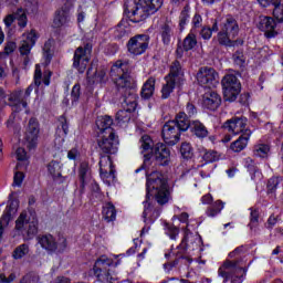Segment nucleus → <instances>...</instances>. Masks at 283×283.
Segmentation results:
<instances>
[{
	"label": "nucleus",
	"instance_id": "nucleus-37",
	"mask_svg": "<svg viewBox=\"0 0 283 283\" xmlns=\"http://www.w3.org/2000/svg\"><path fill=\"white\" fill-rule=\"evenodd\" d=\"M190 132H192V134L197 136V138H207V136H209V130L207 129V126H205V124H202V122L200 120L191 122Z\"/></svg>",
	"mask_w": 283,
	"mask_h": 283
},
{
	"label": "nucleus",
	"instance_id": "nucleus-59",
	"mask_svg": "<svg viewBox=\"0 0 283 283\" xmlns=\"http://www.w3.org/2000/svg\"><path fill=\"white\" fill-rule=\"evenodd\" d=\"M95 81H97L98 83H105V81H107V71H105V69L96 70Z\"/></svg>",
	"mask_w": 283,
	"mask_h": 283
},
{
	"label": "nucleus",
	"instance_id": "nucleus-38",
	"mask_svg": "<svg viewBox=\"0 0 283 283\" xmlns=\"http://www.w3.org/2000/svg\"><path fill=\"white\" fill-rule=\"evenodd\" d=\"M280 182H282V177H272L268 180L266 185V193L271 200H275L277 187H280Z\"/></svg>",
	"mask_w": 283,
	"mask_h": 283
},
{
	"label": "nucleus",
	"instance_id": "nucleus-15",
	"mask_svg": "<svg viewBox=\"0 0 283 283\" xmlns=\"http://www.w3.org/2000/svg\"><path fill=\"white\" fill-rule=\"evenodd\" d=\"M41 132V124L35 117H31L27 124L24 140L28 149H34L39 143V134Z\"/></svg>",
	"mask_w": 283,
	"mask_h": 283
},
{
	"label": "nucleus",
	"instance_id": "nucleus-5",
	"mask_svg": "<svg viewBox=\"0 0 283 283\" xmlns=\"http://www.w3.org/2000/svg\"><path fill=\"white\" fill-rule=\"evenodd\" d=\"M147 195L146 198H149V191L154 189L156 202H158L161 207L163 205H167L171 199V190L169 189V184L167 182V178L160 171H153L147 176L146 181Z\"/></svg>",
	"mask_w": 283,
	"mask_h": 283
},
{
	"label": "nucleus",
	"instance_id": "nucleus-10",
	"mask_svg": "<svg viewBox=\"0 0 283 283\" xmlns=\"http://www.w3.org/2000/svg\"><path fill=\"white\" fill-rule=\"evenodd\" d=\"M96 145V151L99 156H114L118 154L119 140L116 133L98 135Z\"/></svg>",
	"mask_w": 283,
	"mask_h": 283
},
{
	"label": "nucleus",
	"instance_id": "nucleus-21",
	"mask_svg": "<svg viewBox=\"0 0 283 283\" xmlns=\"http://www.w3.org/2000/svg\"><path fill=\"white\" fill-rule=\"evenodd\" d=\"M23 40L20 44V54L21 56H27V54H30L32 48L36 45V40L39 36L36 35V30L32 29L27 35L23 34Z\"/></svg>",
	"mask_w": 283,
	"mask_h": 283
},
{
	"label": "nucleus",
	"instance_id": "nucleus-36",
	"mask_svg": "<svg viewBox=\"0 0 283 283\" xmlns=\"http://www.w3.org/2000/svg\"><path fill=\"white\" fill-rule=\"evenodd\" d=\"M56 134L62 138H66L70 134V120H67L65 115L57 117Z\"/></svg>",
	"mask_w": 283,
	"mask_h": 283
},
{
	"label": "nucleus",
	"instance_id": "nucleus-8",
	"mask_svg": "<svg viewBox=\"0 0 283 283\" xmlns=\"http://www.w3.org/2000/svg\"><path fill=\"white\" fill-rule=\"evenodd\" d=\"M218 28L217 40L219 45H229L231 39H235L240 34V24L231 14L226 15Z\"/></svg>",
	"mask_w": 283,
	"mask_h": 283
},
{
	"label": "nucleus",
	"instance_id": "nucleus-56",
	"mask_svg": "<svg viewBox=\"0 0 283 283\" xmlns=\"http://www.w3.org/2000/svg\"><path fill=\"white\" fill-rule=\"evenodd\" d=\"M192 28L190 32H196V30H200L202 28V15L200 13H196L191 20Z\"/></svg>",
	"mask_w": 283,
	"mask_h": 283
},
{
	"label": "nucleus",
	"instance_id": "nucleus-57",
	"mask_svg": "<svg viewBox=\"0 0 283 283\" xmlns=\"http://www.w3.org/2000/svg\"><path fill=\"white\" fill-rule=\"evenodd\" d=\"M202 159L206 163H216V160L219 159L218 151H216V150H206L203 156H202Z\"/></svg>",
	"mask_w": 283,
	"mask_h": 283
},
{
	"label": "nucleus",
	"instance_id": "nucleus-27",
	"mask_svg": "<svg viewBox=\"0 0 283 283\" xmlns=\"http://www.w3.org/2000/svg\"><path fill=\"white\" fill-rule=\"evenodd\" d=\"M249 138H251V129H245L237 140L231 143V151H234V154H240V151H244V149H247V145H249Z\"/></svg>",
	"mask_w": 283,
	"mask_h": 283
},
{
	"label": "nucleus",
	"instance_id": "nucleus-9",
	"mask_svg": "<svg viewBox=\"0 0 283 283\" xmlns=\"http://www.w3.org/2000/svg\"><path fill=\"white\" fill-rule=\"evenodd\" d=\"M219 277H223V283H242L247 275V268L240 266V261L238 260H226L223 264L218 270Z\"/></svg>",
	"mask_w": 283,
	"mask_h": 283
},
{
	"label": "nucleus",
	"instance_id": "nucleus-29",
	"mask_svg": "<svg viewBox=\"0 0 283 283\" xmlns=\"http://www.w3.org/2000/svg\"><path fill=\"white\" fill-rule=\"evenodd\" d=\"M52 78V71L45 70L44 72L41 71V64L35 65L34 71V85L36 87H41V84L50 85V80Z\"/></svg>",
	"mask_w": 283,
	"mask_h": 283
},
{
	"label": "nucleus",
	"instance_id": "nucleus-4",
	"mask_svg": "<svg viewBox=\"0 0 283 283\" xmlns=\"http://www.w3.org/2000/svg\"><path fill=\"white\" fill-rule=\"evenodd\" d=\"M200 247H202V237L198 233L193 234L191 231H186L181 243L177 247L178 252L176 253V259L170 263L164 264V268L171 271L174 266H178L180 260L184 261V264H191L193 259L185 253L187 251H198Z\"/></svg>",
	"mask_w": 283,
	"mask_h": 283
},
{
	"label": "nucleus",
	"instance_id": "nucleus-31",
	"mask_svg": "<svg viewBox=\"0 0 283 283\" xmlns=\"http://www.w3.org/2000/svg\"><path fill=\"white\" fill-rule=\"evenodd\" d=\"M165 84H163L161 87V98L163 101H166V98H169L171 94H174V90L176 87H180L182 83L176 82V80H170L169 77H164Z\"/></svg>",
	"mask_w": 283,
	"mask_h": 283
},
{
	"label": "nucleus",
	"instance_id": "nucleus-16",
	"mask_svg": "<svg viewBox=\"0 0 283 283\" xmlns=\"http://www.w3.org/2000/svg\"><path fill=\"white\" fill-rule=\"evenodd\" d=\"M151 156L155 159V164L159 167H167L171 163V149L167 147V144L157 143L151 148Z\"/></svg>",
	"mask_w": 283,
	"mask_h": 283
},
{
	"label": "nucleus",
	"instance_id": "nucleus-24",
	"mask_svg": "<svg viewBox=\"0 0 283 283\" xmlns=\"http://www.w3.org/2000/svg\"><path fill=\"white\" fill-rule=\"evenodd\" d=\"M166 78L176 81L177 83H185V70H182V64L180 61L175 60L169 67V73L166 75Z\"/></svg>",
	"mask_w": 283,
	"mask_h": 283
},
{
	"label": "nucleus",
	"instance_id": "nucleus-50",
	"mask_svg": "<svg viewBox=\"0 0 283 283\" xmlns=\"http://www.w3.org/2000/svg\"><path fill=\"white\" fill-rule=\"evenodd\" d=\"M52 43L53 40H48L43 45V56L45 59V65H50L52 61Z\"/></svg>",
	"mask_w": 283,
	"mask_h": 283
},
{
	"label": "nucleus",
	"instance_id": "nucleus-18",
	"mask_svg": "<svg viewBox=\"0 0 283 283\" xmlns=\"http://www.w3.org/2000/svg\"><path fill=\"white\" fill-rule=\"evenodd\" d=\"M99 176L104 180H114L116 178V170L114 169V161L112 155H99Z\"/></svg>",
	"mask_w": 283,
	"mask_h": 283
},
{
	"label": "nucleus",
	"instance_id": "nucleus-19",
	"mask_svg": "<svg viewBox=\"0 0 283 283\" xmlns=\"http://www.w3.org/2000/svg\"><path fill=\"white\" fill-rule=\"evenodd\" d=\"M247 117H232L231 119L224 122L222 128L227 129V132H229L230 134H234L235 136L238 134H244V132H247Z\"/></svg>",
	"mask_w": 283,
	"mask_h": 283
},
{
	"label": "nucleus",
	"instance_id": "nucleus-64",
	"mask_svg": "<svg viewBox=\"0 0 283 283\" xmlns=\"http://www.w3.org/2000/svg\"><path fill=\"white\" fill-rule=\"evenodd\" d=\"M275 224H277V217H275V214H272L269 217L266 223H265V229H273V227H275Z\"/></svg>",
	"mask_w": 283,
	"mask_h": 283
},
{
	"label": "nucleus",
	"instance_id": "nucleus-40",
	"mask_svg": "<svg viewBox=\"0 0 283 283\" xmlns=\"http://www.w3.org/2000/svg\"><path fill=\"white\" fill-rule=\"evenodd\" d=\"M102 216L105 221L114 222L116 220V207L112 202H107L103 206Z\"/></svg>",
	"mask_w": 283,
	"mask_h": 283
},
{
	"label": "nucleus",
	"instance_id": "nucleus-63",
	"mask_svg": "<svg viewBox=\"0 0 283 283\" xmlns=\"http://www.w3.org/2000/svg\"><path fill=\"white\" fill-rule=\"evenodd\" d=\"M17 280V275L14 273H11L9 276H6V274H0V283H11Z\"/></svg>",
	"mask_w": 283,
	"mask_h": 283
},
{
	"label": "nucleus",
	"instance_id": "nucleus-46",
	"mask_svg": "<svg viewBox=\"0 0 283 283\" xmlns=\"http://www.w3.org/2000/svg\"><path fill=\"white\" fill-rule=\"evenodd\" d=\"M260 224V212L258 210H251L249 228L254 233H258V227Z\"/></svg>",
	"mask_w": 283,
	"mask_h": 283
},
{
	"label": "nucleus",
	"instance_id": "nucleus-42",
	"mask_svg": "<svg viewBox=\"0 0 283 283\" xmlns=\"http://www.w3.org/2000/svg\"><path fill=\"white\" fill-rule=\"evenodd\" d=\"M222 209H224V202L217 200L207 208L206 216H208V218H216Z\"/></svg>",
	"mask_w": 283,
	"mask_h": 283
},
{
	"label": "nucleus",
	"instance_id": "nucleus-51",
	"mask_svg": "<svg viewBox=\"0 0 283 283\" xmlns=\"http://www.w3.org/2000/svg\"><path fill=\"white\" fill-rule=\"evenodd\" d=\"M232 59L235 63V65H238L239 67H244V63H247V57L244 56V50H237L233 55Z\"/></svg>",
	"mask_w": 283,
	"mask_h": 283
},
{
	"label": "nucleus",
	"instance_id": "nucleus-30",
	"mask_svg": "<svg viewBox=\"0 0 283 283\" xmlns=\"http://www.w3.org/2000/svg\"><path fill=\"white\" fill-rule=\"evenodd\" d=\"M90 179V165L83 163L78 169V180H80V188L78 193L83 196L85 193V187L87 186V180Z\"/></svg>",
	"mask_w": 283,
	"mask_h": 283
},
{
	"label": "nucleus",
	"instance_id": "nucleus-41",
	"mask_svg": "<svg viewBox=\"0 0 283 283\" xmlns=\"http://www.w3.org/2000/svg\"><path fill=\"white\" fill-rule=\"evenodd\" d=\"M271 151V146L268 144H256L252 149V154L255 158H268Z\"/></svg>",
	"mask_w": 283,
	"mask_h": 283
},
{
	"label": "nucleus",
	"instance_id": "nucleus-35",
	"mask_svg": "<svg viewBox=\"0 0 283 283\" xmlns=\"http://www.w3.org/2000/svg\"><path fill=\"white\" fill-rule=\"evenodd\" d=\"M156 91V77H149L143 85L140 96L146 101H149L154 96Z\"/></svg>",
	"mask_w": 283,
	"mask_h": 283
},
{
	"label": "nucleus",
	"instance_id": "nucleus-17",
	"mask_svg": "<svg viewBox=\"0 0 283 283\" xmlns=\"http://www.w3.org/2000/svg\"><path fill=\"white\" fill-rule=\"evenodd\" d=\"M180 130L176 127V123L172 120L167 122L163 126L161 136L166 145H177L180 142Z\"/></svg>",
	"mask_w": 283,
	"mask_h": 283
},
{
	"label": "nucleus",
	"instance_id": "nucleus-39",
	"mask_svg": "<svg viewBox=\"0 0 283 283\" xmlns=\"http://www.w3.org/2000/svg\"><path fill=\"white\" fill-rule=\"evenodd\" d=\"M196 45H198V38L196 35V32L190 31L182 41V48L185 52H190V50L196 49Z\"/></svg>",
	"mask_w": 283,
	"mask_h": 283
},
{
	"label": "nucleus",
	"instance_id": "nucleus-53",
	"mask_svg": "<svg viewBox=\"0 0 283 283\" xmlns=\"http://www.w3.org/2000/svg\"><path fill=\"white\" fill-rule=\"evenodd\" d=\"M166 234L169 235L170 240H176L180 233V229L171 223H165Z\"/></svg>",
	"mask_w": 283,
	"mask_h": 283
},
{
	"label": "nucleus",
	"instance_id": "nucleus-45",
	"mask_svg": "<svg viewBox=\"0 0 283 283\" xmlns=\"http://www.w3.org/2000/svg\"><path fill=\"white\" fill-rule=\"evenodd\" d=\"M30 253V245L27 243H22L18 245L13 252H12V258L13 260H21L22 258H25Z\"/></svg>",
	"mask_w": 283,
	"mask_h": 283
},
{
	"label": "nucleus",
	"instance_id": "nucleus-61",
	"mask_svg": "<svg viewBox=\"0 0 283 283\" xmlns=\"http://www.w3.org/2000/svg\"><path fill=\"white\" fill-rule=\"evenodd\" d=\"M185 114L187 115L188 118H193L196 114H198V109L196 108V105H193L192 103H188L186 105Z\"/></svg>",
	"mask_w": 283,
	"mask_h": 283
},
{
	"label": "nucleus",
	"instance_id": "nucleus-32",
	"mask_svg": "<svg viewBox=\"0 0 283 283\" xmlns=\"http://www.w3.org/2000/svg\"><path fill=\"white\" fill-rule=\"evenodd\" d=\"M189 118L190 117L187 116V113L180 112L176 115L172 123H176V127L180 133L187 132V129H191V123H193V120H190Z\"/></svg>",
	"mask_w": 283,
	"mask_h": 283
},
{
	"label": "nucleus",
	"instance_id": "nucleus-22",
	"mask_svg": "<svg viewBox=\"0 0 283 283\" xmlns=\"http://www.w3.org/2000/svg\"><path fill=\"white\" fill-rule=\"evenodd\" d=\"M36 241L38 244H40V247L49 253H56V251L59 250V243L56 242V238H54V235L50 233L38 235Z\"/></svg>",
	"mask_w": 283,
	"mask_h": 283
},
{
	"label": "nucleus",
	"instance_id": "nucleus-7",
	"mask_svg": "<svg viewBox=\"0 0 283 283\" xmlns=\"http://www.w3.org/2000/svg\"><path fill=\"white\" fill-rule=\"evenodd\" d=\"M113 269L114 260L102 255L95 261L91 273L96 277L97 282L114 283L118 277H116Z\"/></svg>",
	"mask_w": 283,
	"mask_h": 283
},
{
	"label": "nucleus",
	"instance_id": "nucleus-20",
	"mask_svg": "<svg viewBox=\"0 0 283 283\" xmlns=\"http://www.w3.org/2000/svg\"><path fill=\"white\" fill-rule=\"evenodd\" d=\"M258 28L261 32H264L266 39H275V36H277V32L275 31L277 23H275V19L272 17H260Z\"/></svg>",
	"mask_w": 283,
	"mask_h": 283
},
{
	"label": "nucleus",
	"instance_id": "nucleus-13",
	"mask_svg": "<svg viewBox=\"0 0 283 283\" xmlns=\"http://www.w3.org/2000/svg\"><path fill=\"white\" fill-rule=\"evenodd\" d=\"M149 41H151L149 34H136L126 43L127 52L133 56H140L149 50Z\"/></svg>",
	"mask_w": 283,
	"mask_h": 283
},
{
	"label": "nucleus",
	"instance_id": "nucleus-44",
	"mask_svg": "<svg viewBox=\"0 0 283 283\" xmlns=\"http://www.w3.org/2000/svg\"><path fill=\"white\" fill-rule=\"evenodd\" d=\"M132 34V30H129V27H126L123 23L117 24L114 31V36L117 39V41H120V39H127Z\"/></svg>",
	"mask_w": 283,
	"mask_h": 283
},
{
	"label": "nucleus",
	"instance_id": "nucleus-11",
	"mask_svg": "<svg viewBox=\"0 0 283 283\" xmlns=\"http://www.w3.org/2000/svg\"><path fill=\"white\" fill-rule=\"evenodd\" d=\"M92 42H84L74 51L73 67L77 70L80 74H85L87 70V63H90V56H92Z\"/></svg>",
	"mask_w": 283,
	"mask_h": 283
},
{
	"label": "nucleus",
	"instance_id": "nucleus-2",
	"mask_svg": "<svg viewBox=\"0 0 283 283\" xmlns=\"http://www.w3.org/2000/svg\"><path fill=\"white\" fill-rule=\"evenodd\" d=\"M33 91L34 86L32 84L29 85L25 91L17 90L10 94H7L3 88H0V96H8V105L12 109L6 125L9 129H12L14 134L21 132V125L19 124V120H17V114L22 109L28 108V101H30V94H32Z\"/></svg>",
	"mask_w": 283,
	"mask_h": 283
},
{
	"label": "nucleus",
	"instance_id": "nucleus-3",
	"mask_svg": "<svg viewBox=\"0 0 283 283\" xmlns=\"http://www.w3.org/2000/svg\"><path fill=\"white\" fill-rule=\"evenodd\" d=\"M165 0H126L124 3V14L132 23H143L156 14L163 8Z\"/></svg>",
	"mask_w": 283,
	"mask_h": 283
},
{
	"label": "nucleus",
	"instance_id": "nucleus-28",
	"mask_svg": "<svg viewBox=\"0 0 283 283\" xmlns=\"http://www.w3.org/2000/svg\"><path fill=\"white\" fill-rule=\"evenodd\" d=\"M260 6L266 8L269 6H273V17L276 19L279 23H283V6L282 0H258Z\"/></svg>",
	"mask_w": 283,
	"mask_h": 283
},
{
	"label": "nucleus",
	"instance_id": "nucleus-34",
	"mask_svg": "<svg viewBox=\"0 0 283 283\" xmlns=\"http://www.w3.org/2000/svg\"><path fill=\"white\" fill-rule=\"evenodd\" d=\"M159 33L164 45H169V43H171V39L175 36L174 27H171L169 22H164L160 24Z\"/></svg>",
	"mask_w": 283,
	"mask_h": 283
},
{
	"label": "nucleus",
	"instance_id": "nucleus-43",
	"mask_svg": "<svg viewBox=\"0 0 283 283\" xmlns=\"http://www.w3.org/2000/svg\"><path fill=\"white\" fill-rule=\"evenodd\" d=\"M218 31H219L218 20H214L212 28L202 27L199 34H200L201 39H203V41H209V39H211V36H213V32H218Z\"/></svg>",
	"mask_w": 283,
	"mask_h": 283
},
{
	"label": "nucleus",
	"instance_id": "nucleus-52",
	"mask_svg": "<svg viewBox=\"0 0 283 283\" xmlns=\"http://www.w3.org/2000/svg\"><path fill=\"white\" fill-rule=\"evenodd\" d=\"M189 21V7L186 6L182 11L180 12L179 15V29L180 32H182V30H185V25H187V22Z\"/></svg>",
	"mask_w": 283,
	"mask_h": 283
},
{
	"label": "nucleus",
	"instance_id": "nucleus-58",
	"mask_svg": "<svg viewBox=\"0 0 283 283\" xmlns=\"http://www.w3.org/2000/svg\"><path fill=\"white\" fill-rule=\"evenodd\" d=\"M78 98H81V84H75L71 92V101L72 103H78Z\"/></svg>",
	"mask_w": 283,
	"mask_h": 283
},
{
	"label": "nucleus",
	"instance_id": "nucleus-23",
	"mask_svg": "<svg viewBox=\"0 0 283 283\" xmlns=\"http://www.w3.org/2000/svg\"><path fill=\"white\" fill-rule=\"evenodd\" d=\"M222 105V97L217 92H210L202 97V107L210 112H216Z\"/></svg>",
	"mask_w": 283,
	"mask_h": 283
},
{
	"label": "nucleus",
	"instance_id": "nucleus-47",
	"mask_svg": "<svg viewBox=\"0 0 283 283\" xmlns=\"http://www.w3.org/2000/svg\"><path fill=\"white\" fill-rule=\"evenodd\" d=\"M180 155L186 160H191L193 158V147L189 143L184 142L180 146Z\"/></svg>",
	"mask_w": 283,
	"mask_h": 283
},
{
	"label": "nucleus",
	"instance_id": "nucleus-12",
	"mask_svg": "<svg viewBox=\"0 0 283 283\" xmlns=\"http://www.w3.org/2000/svg\"><path fill=\"white\" fill-rule=\"evenodd\" d=\"M221 85L224 99L230 103L237 101L238 96H240V92H242V84L240 83V80H238V76L233 74L226 75L221 81Z\"/></svg>",
	"mask_w": 283,
	"mask_h": 283
},
{
	"label": "nucleus",
	"instance_id": "nucleus-1",
	"mask_svg": "<svg viewBox=\"0 0 283 283\" xmlns=\"http://www.w3.org/2000/svg\"><path fill=\"white\" fill-rule=\"evenodd\" d=\"M111 81L120 94L123 109L116 113L117 125H125L132 120V113L138 107V94H136V82L129 74V61L117 60L109 71Z\"/></svg>",
	"mask_w": 283,
	"mask_h": 283
},
{
	"label": "nucleus",
	"instance_id": "nucleus-14",
	"mask_svg": "<svg viewBox=\"0 0 283 283\" xmlns=\"http://www.w3.org/2000/svg\"><path fill=\"white\" fill-rule=\"evenodd\" d=\"M197 82L201 87H207L208 90H213L220 83V75L217 73L216 69L202 66L197 72Z\"/></svg>",
	"mask_w": 283,
	"mask_h": 283
},
{
	"label": "nucleus",
	"instance_id": "nucleus-26",
	"mask_svg": "<svg viewBox=\"0 0 283 283\" xmlns=\"http://www.w3.org/2000/svg\"><path fill=\"white\" fill-rule=\"evenodd\" d=\"M143 218L146 224H154L160 218V208H156L154 205L145 201Z\"/></svg>",
	"mask_w": 283,
	"mask_h": 283
},
{
	"label": "nucleus",
	"instance_id": "nucleus-62",
	"mask_svg": "<svg viewBox=\"0 0 283 283\" xmlns=\"http://www.w3.org/2000/svg\"><path fill=\"white\" fill-rule=\"evenodd\" d=\"M24 178H25V175H23V172L21 171L15 172L13 177V186L21 187V185H23Z\"/></svg>",
	"mask_w": 283,
	"mask_h": 283
},
{
	"label": "nucleus",
	"instance_id": "nucleus-55",
	"mask_svg": "<svg viewBox=\"0 0 283 283\" xmlns=\"http://www.w3.org/2000/svg\"><path fill=\"white\" fill-rule=\"evenodd\" d=\"M17 50V43L15 42H8L4 46V52H0V59H8L12 52Z\"/></svg>",
	"mask_w": 283,
	"mask_h": 283
},
{
	"label": "nucleus",
	"instance_id": "nucleus-54",
	"mask_svg": "<svg viewBox=\"0 0 283 283\" xmlns=\"http://www.w3.org/2000/svg\"><path fill=\"white\" fill-rule=\"evenodd\" d=\"M10 220H12V213H10V210H7L0 219V238L3 235V227H8Z\"/></svg>",
	"mask_w": 283,
	"mask_h": 283
},
{
	"label": "nucleus",
	"instance_id": "nucleus-49",
	"mask_svg": "<svg viewBox=\"0 0 283 283\" xmlns=\"http://www.w3.org/2000/svg\"><path fill=\"white\" fill-rule=\"evenodd\" d=\"M139 143H140V149H143V153L151 151V149H154V140H151V137H149V135L142 136Z\"/></svg>",
	"mask_w": 283,
	"mask_h": 283
},
{
	"label": "nucleus",
	"instance_id": "nucleus-48",
	"mask_svg": "<svg viewBox=\"0 0 283 283\" xmlns=\"http://www.w3.org/2000/svg\"><path fill=\"white\" fill-rule=\"evenodd\" d=\"M48 171L53 178H61V163L51 161L48 165Z\"/></svg>",
	"mask_w": 283,
	"mask_h": 283
},
{
	"label": "nucleus",
	"instance_id": "nucleus-60",
	"mask_svg": "<svg viewBox=\"0 0 283 283\" xmlns=\"http://www.w3.org/2000/svg\"><path fill=\"white\" fill-rule=\"evenodd\" d=\"M245 167L250 174H258V166L255 165V161L251 158L248 157L245 159Z\"/></svg>",
	"mask_w": 283,
	"mask_h": 283
},
{
	"label": "nucleus",
	"instance_id": "nucleus-33",
	"mask_svg": "<svg viewBox=\"0 0 283 283\" xmlns=\"http://www.w3.org/2000/svg\"><path fill=\"white\" fill-rule=\"evenodd\" d=\"M67 23H70V11L64 8L59 9L53 19V28H63Z\"/></svg>",
	"mask_w": 283,
	"mask_h": 283
},
{
	"label": "nucleus",
	"instance_id": "nucleus-6",
	"mask_svg": "<svg viewBox=\"0 0 283 283\" xmlns=\"http://www.w3.org/2000/svg\"><path fill=\"white\" fill-rule=\"evenodd\" d=\"M14 231L22 235L23 240H34L39 233V218L34 210H23L15 220Z\"/></svg>",
	"mask_w": 283,
	"mask_h": 283
},
{
	"label": "nucleus",
	"instance_id": "nucleus-25",
	"mask_svg": "<svg viewBox=\"0 0 283 283\" xmlns=\"http://www.w3.org/2000/svg\"><path fill=\"white\" fill-rule=\"evenodd\" d=\"M95 125L99 130V136L105 134H115L114 128H112V125H114V119H112V117L108 115L97 117Z\"/></svg>",
	"mask_w": 283,
	"mask_h": 283
}]
</instances>
